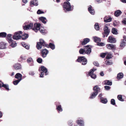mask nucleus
I'll return each instance as SVG.
<instances>
[{"instance_id": "64", "label": "nucleus", "mask_w": 126, "mask_h": 126, "mask_svg": "<svg viewBox=\"0 0 126 126\" xmlns=\"http://www.w3.org/2000/svg\"><path fill=\"white\" fill-rule=\"evenodd\" d=\"M2 115V112L0 111V118H1Z\"/></svg>"}, {"instance_id": "53", "label": "nucleus", "mask_w": 126, "mask_h": 126, "mask_svg": "<svg viewBox=\"0 0 126 126\" xmlns=\"http://www.w3.org/2000/svg\"><path fill=\"white\" fill-rule=\"evenodd\" d=\"M105 45V44L103 43H100L97 44L98 45L101 46H104Z\"/></svg>"}, {"instance_id": "3", "label": "nucleus", "mask_w": 126, "mask_h": 126, "mask_svg": "<svg viewBox=\"0 0 126 126\" xmlns=\"http://www.w3.org/2000/svg\"><path fill=\"white\" fill-rule=\"evenodd\" d=\"M94 92L92 93L89 97L90 99H92L94 98L97 95L98 93L100 91V89L98 86L96 85L93 88Z\"/></svg>"}, {"instance_id": "4", "label": "nucleus", "mask_w": 126, "mask_h": 126, "mask_svg": "<svg viewBox=\"0 0 126 126\" xmlns=\"http://www.w3.org/2000/svg\"><path fill=\"white\" fill-rule=\"evenodd\" d=\"M39 70L40 72V77L41 78L43 77L44 73L45 75H47L48 74V73L47 69L43 66H41Z\"/></svg>"}, {"instance_id": "11", "label": "nucleus", "mask_w": 126, "mask_h": 126, "mask_svg": "<svg viewBox=\"0 0 126 126\" xmlns=\"http://www.w3.org/2000/svg\"><path fill=\"white\" fill-rule=\"evenodd\" d=\"M33 26V24L31 23L27 25L23 26V29L24 30H27L31 29L32 28Z\"/></svg>"}, {"instance_id": "22", "label": "nucleus", "mask_w": 126, "mask_h": 126, "mask_svg": "<svg viewBox=\"0 0 126 126\" xmlns=\"http://www.w3.org/2000/svg\"><path fill=\"white\" fill-rule=\"evenodd\" d=\"M21 45L22 46L24 47L27 49H29L30 48V46L26 43L24 42H22L21 43Z\"/></svg>"}, {"instance_id": "59", "label": "nucleus", "mask_w": 126, "mask_h": 126, "mask_svg": "<svg viewBox=\"0 0 126 126\" xmlns=\"http://www.w3.org/2000/svg\"><path fill=\"white\" fill-rule=\"evenodd\" d=\"M102 94H99L98 95V97L100 98V99H101V98H103L102 97Z\"/></svg>"}, {"instance_id": "19", "label": "nucleus", "mask_w": 126, "mask_h": 126, "mask_svg": "<svg viewBox=\"0 0 126 126\" xmlns=\"http://www.w3.org/2000/svg\"><path fill=\"white\" fill-rule=\"evenodd\" d=\"M38 1L37 0H32L30 2L31 5H33L37 6L38 5Z\"/></svg>"}, {"instance_id": "52", "label": "nucleus", "mask_w": 126, "mask_h": 126, "mask_svg": "<svg viewBox=\"0 0 126 126\" xmlns=\"http://www.w3.org/2000/svg\"><path fill=\"white\" fill-rule=\"evenodd\" d=\"M121 41H123L124 42H126V36H124L123 37V39H122Z\"/></svg>"}, {"instance_id": "24", "label": "nucleus", "mask_w": 126, "mask_h": 126, "mask_svg": "<svg viewBox=\"0 0 126 126\" xmlns=\"http://www.w3.org/2000/svg\"><path fill=\"white\" fill-rule=\"evenodd\" d=\"M39 19L44 24H46L47 21H46L47 20L46 18L44 17H39Z\"/></svg>"}, {"instance_id": "48", "label": "nucleus", "mask_w": 126, "mask_h": 126, "mask_svg": "<svg viewBox=\"0 0 126 126\" xmlns=\"http://www.w3.org/2000/svg\"><path fill=\"white\" fill-rule=\"evenodd\" d=\"M37 14H43L44 13V12L42 11H41L40 10H39L37 11Z\"/></svg>"}, {"instance_id": "8", "label": "nucleus", "mask_w": 126, "mask_h": 126, "mask_svg": "<svg viewBox=\"0 0 126 126\" xmlns=\"http://www.w3.org/2000/svg\"><path fill=\"white\" fill-rule=\"evenodd\" d=\"M96 70V69L94 68L91 69L89 73V75L91 76L92 78L94 79H95L96 78V75L95 74H93L94 72Z\"/></svg>"}, {"instance_id": "20", "label": "nucleus", "mask_w": 126, "mask_h": 126, "mask_svg": "<svg viewBox=\"0 0 126 126\" xmlns=\"http://www.w3.org/2000/svg\"><path fill=\"white\" fill-rule=\"evenodd\" d=\"M83 60H84L85 61H86V59L84 57H78L77 60V61L79 62H81V61Z\"/></svg>"}, {"instance_id": "34", "label": "nucleus", "mask_w": 126, "mask_h": 126, "mask_svg": "<svg viewBox=\"0 0 126 126\" xmlns=\"http://www.w3.org/2000/svg\"><path fill=\"white\" fill-rule=\"evenodd\" d=\"M11 44V46L13 47H16L17 45V44L13 40V41L11 43H9Z\"/></svg>"}, {"instance_id": "7", "label": "nucleus", "mask_w": 126, "mask_h": 126, "mask_svg": "<svg viewBox=\"0 0 126 126\" xmlns=\"http://www.w3.org/2000/svg\"><path fill=\"white\" fill-rule=\"evenodd\" d=\"M76 123L80 126H84V122L82 118H78L76 121Z\"/></svg>"}, {"instance_id": "23", "label": "nucleus", "mask_w": 126, "mask_h": 126, "mask_svg": "<svg viewBox=\"0 0 126 126\" xmlns=\"http://www.w3.org/2000/svg\"><path fill=\"white\" fill-rule=\"evenodd\" d=\"M122 13V12L119 10H118L115 12L114 15L116 17L119 16Z\"/></svg>"}, {"instance_id": "21", "label": "nucleus", "mask_w": 126, "mask_h": 126, "mask_svg": "<svg viewBox=\"0 0 126 126\" xmlns=\"http://www.w3.org/2000/svg\"><path fill=\"white\" fill-rule=\"evenodd\" d=\"M22 75L19 73H17L15 76V78L18 79V80H20L21 79V80L22 79Z\"/></svg>"}, {"instance_id": "5", "label": "nucleus", "mask_w": 126, "mask_h": 126, "mask_svg": "<svg viewBox=\"0 0 126 126\" xmlns=\"http://www.w3.org/2000/svg\"><path fill=\"white\" fill-rule=\"evenodd\" d=\"M22 34V32L20 31L15 32L13 37V39L16 40L20 39L21 37L20 34Z\"/></svg>"}, {"instance_id": "30", "label": "nucleus", "mask_w": 126, "mask_h": 126, "mask_svg": "<svg viewBox=\"0 0 126 126\" xmlns=\"http://www.w3.org/2000/svg\"><path fill=\"white\" fill-rule=\"evenodd\" d=\"M104 83L105 85H112V83L111 81L109 80H106L104 81Z\"/></svg>"}, {"instance_id": "55", "label": "nucleus", "mask_w": 126, "mask_h": 126, "mask_svg": "<svg viewBox=\"0 0 126 126\" xmlns=\"http://www.w3.org/2000/svg\"><path fill=\"white\" fill-rule=\"evenodd\" d=\"M40 32L42 33H45L46 32V31L44 30L40 29Z\"/></svg>"}, {"instance_id": "10", "label": "nucleus", "mask_w": 126, "mask_h": 126, "mask_svg": "<svg viewBox=\"0 0 126 126\" xmlns=\"http://www.w3.org/2000/svg\"><path fill=\"white\" fill-rule=\"evenodd\" d=\"M48 52V51L46 49H42L41 51L42 57L43 58L46 57Z\"/></svg>"}, {"instance_id": "16", "label": "nucleus", "mask_w": 126, "mask_h": 126, "mask_svg": "<svg viewBox=\"0 0 126 126\" xmlns=\"http://www.w3.org/2000/svg\"><path fill=\"white\" fill-rule=\"evenodd\" d=\"M104 30L105 32L104 34L106 35V36L107 37L110 32V30L108 29V28L106 26H104Z\"/></svg>"}, {"instance_id": "12", "label": "nucleus", "mask_w": 126, "mask_h": 126, "mask_svg": "<svg viewBox=\"0 0 126 126\" xmlns=\"http://www.w3.org/2000/svg\"><path fill=\"white\" fill-rule=\"evenodd\" d=\"M107 41L108 42L112 43H115L116 42L115 39L111 36L109 37Z\"/></svg>"}, {"instance_id": "14", "label": "nucleus", "mask_w": 126, "mask_h": 126, "mask_svg": "<svg viewBox=\"0 0 126 126\" xmlns=\"http://www.w3.org/2000/svg\"><path fill=\"white\" fill-rule=\"evenodd\" d=\"M106 47L109 49L113 50L115 48V46L112 44H108L106 45Z\"/></svg>"}, {"instance_id": "9", "label": "nucleus", "mask_w": 126, "mask_h": 126, "mask_svg": "<svg viewBox=\"0 0 126 126\" xmlns=\"http://www.w3.org/2000/svg\"><path fill=\"white\" fill-rule=\"evenodd\" d=\"M41 26L40 23H36L34 25V27L33 28V30L35 32H37L40 29V27Z\"/></svg>"}, {"instance_id": "1", "label": "nucleus", "mask_w": 126, "mask_h": 126, "mask_svg": "<svg viewBox=\"0 0 126 126\" xmlns=\"http://www.w3.org/2000/svg\"><path fill=\"white\" fill-rule=\"evenodd\" d=\"M84 49H80L79 50V53L80 54H89L91 52V49L90 45H87L84 46Z\"/></svg>"}, {"instance_id": "45", "label": "nucleus", "mask_w": 126, "mask_h": 126, "mask_svg": "<svg viewBox=\"0 0 126 126\" xmlns=\"http://www.w3.org/2000/svg\"><path fill=\"white\" fill-rule=\"evenodd\" d=\"M111 103L113 105H115V100L114 99H112L111 100Z\"/></svg>"}, {"instance_id": "49", "label": "nucleus", "mask_w": 126, "mask_h": 126, "mask_svg": "<svg viewBox=\"0 0 126 126\" xmlns=\"http://www.w3.org/2000/svg\"><path fill=\"white\" fill-rule=\"evenodd\" d=\"M93 64L94 65L97 66H98L99 65V63L97 62L96 61L94 62Z\"/></svg>"}, {"instance_id": "36", "label": "nucleus", "mask_w": 126, "mask_h": 126, "mask_svg": "<svg viewBox=\"0 0 126 126\" xmlns=\"http://www.w3.org/2000/svg\"><path fill=\"white\" fill-rule=\"evenodd\" d=\"M28 37V35L26 34H23L21 37L23 40H25Z\"/></svg>"}, {"instance_id": "35", "label": "nucleus", "mask_w": 126, "mask_h": 126, "mask_svg": "<svg viewBox=\"0 0 126 126\" xmlns=\"http://www.w3.org/2000/svg\"><path fill=\"white\" fill-rule=\"evenodd\" d=\"M111 32L114 34L116 35L118 34L117 30L114 28L112 29Z\"/></svg>"}, {"instance_id": "39", "label": "nucleus", "mask_w": 126, "mask_h": 126, "mask_svg": "<svg viewBox=\"0 0 126 126\" xmlns=\"http://www.w3.org/2000/svg\"><path fill=\"white\" fill-rule=\"evenodd\" d=\"M2 87H4L6 90H7L8 91L9 90V86L8 84H4L3 83L2 85Z\"/></svg>"}, {"instance_id": "6", "label": "nucleus", "mask_w": 126, "mask_h": 126, "mask_svg": "<svg viewBox=\"0 0 126 126\" xmlns=\"http://www.w3.org/2000/svg\"><path fill=\"white\" fill-rule=\"evenodd\" d=\"M42 45L44 46H46V45L43 39H41L40 40V42L37 43L36 47L37 49H41Z\"/></svg>"}, {"instance_id": "40", "label": "nucleus", "mask_w": 126, "mask_h": 126, "mask_svg": "<svg viewBox=\"0 0 126 126\" xmlns=\"http://www.w3.org/2000/svg\"><path fill=\"white\" fill-rule=\"evenodd\" d=\"M95 29L96 30H98L99 28V26L98 24V23H96L94 25Z\"/></svg>"}, {"instance_id": "27", "label": "nucleus", "mask_w": 126, "mask_h": 126, "mask_svg": "<svg viewBox=\"0 0 126 126\" xmlns=\"http://www.w3.org/2000/svg\"><path fill=\"white\" fill-rule=\"evenodd\" d=\"M56 109L58 112H62L63 111V109L61 105L56 106Z\"/></svg>"}, {"instance_id": "28", "label": "nucleus", "mask_w": 126, "mask_h": 126, "mask_svg": "<svg viewBox=\"0 0 126 126\" xmlns=\"http://www.w3.org/2000/svg\"><path fill=\"white\" fill-rule=\"evenodd\" d=\"M6 44L3 42L0 43V49H4L6 48Z\"/></svg>"}, {"instance_id": "56", "label": "nucleus", "mask_w": 126, "mask_h": 126, "mask_svg": "<svg viewBox=\"0 0 126 126\" xmlns=\"http://www.w3.org/2000/svg\"><path fill=\"white\" fill-rule=\"evenodd\" d=\"M105 88L107 90H108L110 88V87L109 86H105Z\"/></svg>"}, {"instance_id": "33", "label": "nucleus", "mask_w": 126, "mask_h": 126, "mask_svg": "<svg viewBox=\"0 0 126 126\" xmlns=\"http://www.w3.org/2000/svg\"><path fill=\"white\" fill-rule=\"evenodd\" d=\"M7 36V34L5 32L0 33V37H5Z\"/></svg>"}, {"instance_id": "44", "label": "nucleus", "mask_w": 126, "mask_h": 126, "mask_svg": "<svg viewBox=\"0 0 126 126\" xmlns=\"http://www.w3.org/2000/svg\"><path fill=\"white\" fill-rule=\"evenodd\" d=\"M107 53L108 52H107L105 53H102L101 54V57L102 58H104Z\"/></svg>"}, {"instance_id": "43", "label": "nucleus", "mask_w": 126, "mask_h": 126, "mask_svg": "<svg viewBox=\"0 0 126 126\" xmlns=\"http://www.w3.org/2000/svg\"><path fill=\"white\" fill-rule=\"evenodd\" d=\"M119 24V22L117 21H114L113 23V25L114 26H116L118 25Z\"/></svg>"}, {"instance_id": "63", "label": "nucleus", "mask_w": 126, "mask_h": 126, "mask_svg": "<svg viewBox=\"0 0 126 126\" xmlns=\"http://www.w3.org/2000/svg\"><path fill=\"white\" fill-rule=\"evenodd\" d=\"M2 84H3L2 82L1 81H0V88H1L2 86Z\"/></svg>"}, {"instance_id": "46", "label": "nucleus", "mask_w": 126, "mask_h": 126, "mask_svg": "<svg viewBox=\"0 0 126 126\" xmlns=\"http://www.w3.org/2000/svg\"><path fill=\"white\" fill-rule=\"evenodd\" d=\"M81 63H82V64L83 65H85L87 63V59H86V61H84V60H83L81 61Z\"/></svg>"}, {"instance_id": "60", "label": "nucleus", "mask_w": 126, "mask_h": 126, "mask_svg": "<svg viewBox=\"0 0 126 126\" xmlns=\"http://www.w3.org/2000/svg\"><path fill=\"white\" fill-rule=\"evenodd\" d=\"M23 2L25 3H26L28 2V0H22Z\"/></svg>"}, {"instance_id": "47", "label": "nucleus", "mask_w": 126, "mask_h": 126, "mask_svg": "<svg viewBox=\"0 0 126 126\" xmlns=\"http://www.w3.org/2000/svg\"><path fill=\"white\" fill-rule=\"evenodd\" d=\"M37 62L39 63H41L42 62V59L41 58H39L37 59Z\"/></svg>"}, {"instance_id": "54", "label": "nucleus", "mask_w": 126, "mask_h": 126, "mask_svg": "<svg viewBox=\"0 0 126 126\" xmlns=\"http://www.w3.org/2000/svg\"><path fill=\"white\" fill-rule=\"evenodd\" d=\"M32 59L30 57L28 58V59L27 61V62L28 63H30L32 61Z\"/></svg>"}, {"instance_id": "2", "label": "nucleus", "mask_w": 126, "mask_h": 126, "mask_svg": "<svg viewBox=\"0 0 126 126\" xmlns=\"http://www.w3.org/2000/svg\"><path fill=\"white\" fill-rule=\"evenodd\" d=\"M63 9L65 12L70 11L73 9V6H71L70 2L68 1L64 2L63 4Z\"/></svg>"}, {"instance_id": "13", "label": "nucleus", "mask_w": 126, "mask_h": 126, "mask_svg": "<svg viewBox=\"0 0 126 126\" xmlns=\"http://www.w3.org/2000/svg\"><path fill=\"white\" fill-rule=\"evenodd\" d=\"M14 68L16 70H19L21 69L22 66L19 63H17L15 64L14 66Z\"/></svg>"}, {"instance_id": "25", "label": "nucleus", "mask_w": 126, "mask_h": 126, "mask_svg": "<svg viewBox=\"0 0 126 126\" xmlns=\"http://www.w3.org/2000/svg\"><path fill=\"white\" fill-rule=\"evenodd\" d=\"M93 38L94 41L96 43H99L101 41L100 39L96 37H93Z\"/></svg>"}, {"instance_id": "38", "label": "nucleus", "mask_w": 126, "mask_h": 126, "mask_svg": "<svg viewBox=\"0 0 126 126\" xmlns=\"http://www.w3.org/2000/svg\"><path fill=\"white\" fill-rule=\"evenodd\" d=\"M107 54V55L106 57V58L107 59H109L112 58V55L110 53L108 52V53Z\"/></svg>"}, {"instance_id": "62", "label": "nucleus", "mask_w": 126, "mask_h": 126, "mask_svg": "<svg viewBox=\"0 0 126 126\" xmlns=\"http://www.w3.org/2000/svg\"><path fill=\"white\" fill-rule=\"evenodd\" d=\"M121 1L124 3H126V0H121Z\"/></svg>"}, {"instance_id": "50", "label": "nucleus", "mask_w": 126, "mask_h": 126, "mask_svg": "<svg viewBox=\"0 0 126 126\" xmlns=\"http://www.w3.org/2000/svg\"><path fill=\"white\" fill-rule=\"evenodd\" d=\"M106 63L107 64H108L109 65H111L112 64V62H111V61H106Z\"/></svg>"}, {"instance_id": "57", "label": "nucleus", "mask_w": 126, "mask_h": 126, "mask_svg": "<svg viewBox=\"0 0 126 126\" xmlns=\"http://www.w3.org/2000/svg\"><path fill=\"white\" fill-rule=\"evenodd\" d=\"M123 23L125 24L126 25V18H124L122 21Z\"/></svg>"}, {"instance_id": "32", "label": "nucleus", "mask_w": 126, "mask_h": 126, "mask_svg": "<svg viewBox=\"0 0 126 126\" xmlns=\"http://www.w3.org/2000/svg\"><path fill=\"white\" fill-rule=\"evenodd\" d=\"M123 76V74L122 73H118L117 75V78L118 79L122 78Z\"/></svg>"}, {"instance_id": "41", "label": "nucleus", "mask_w": 126, "mask_h": 126, "mask_svg": "<svg viewBox=\"0 0 126 126\" xmlns=\"http://www.w3.org/2000/svg\"><path fill=\"white\" fill-rule=\"evenodd\" d=\"M117 98L120 101H123L124 99L122 98V95H118L117 96Z\"/></svg>"}, {"instance_id": "42", "label": "nucleus", "mask_w": 126, "mask_h": 126, "mask_svg": "<svg viewBox=\"0 0 126 126\" xmlns=\"http://www.w3.org/2000/svg\"><path fill=\"white\" fill-rule=\"evenodd\" d=\"M21 80V79L20 80H15L13 81V83L14 85H16Z\"/></svg>"}, {"instance_id": "58", "label": "nucleus", "mask_w": 126, "mask_h": 126, "mask_svg": "<svg viewBox=\"0 0 126 126\" xmlns=\"http://www.w3.org/2000/svg\"><path fill=\"white\" fill-rule=\"evenodd\" d=\"M29 74L32 76H33L34 74V73L33 72L31 71L29 72Z\"/></svg>"}, {"instance_id": "31", "label": "nucleus", "mask_w": 126, "mask_h": 126, "mask_svg": "<svg viewBox=\"0 0 126 126\" xmlns=\"http://www.w3.org/2000/svg\"><path fill=\"white\" fill-rule=\"evenodd\" d=\"M126 45V42H124L123 41H121L120 43V46L122 48H123Z\"/></svg>"}, {"instance_id": "37", "label": "nucleus", "mask_w": 126, "mask_h": 126, "mask_svg": "<svg viewBox=\"0 0 126 126\" xmlns=\"http://www.w3.org/2000/svg\"><path fill=\"white\" fill-rule=\"evenodd\" d=\"M50 48L52 50H54L55 48V45L53 44L50 43L49 44Z\"/></svg>"}, {"instance_id": "51", "label": "nucleus", "mask_w": 126, "mask_h": 126, "mask_svg": "<svg viewBox=\"0 0 126 126\" xmlns=\"http://www.w3.org/2000/svg\"><path fill=\"white\" fill-rule=\"evenodd\" d=\"M20 58L22 60H24L26 59V56L24 55H21L20 57Z\"/></svg>"}, {"instance_id": "26", "label": "nucleus", "mask_w": 126, "mask_h": 126, "mask_svg": "<svg viewBox=\"0 0 126 126\" xmlns=\"http://www.w3.org/2000/svg\"><path fill=\"white\" fill-rule=\"evenodd\" d=\"M7 38L9 43H11L13 41V40L12 39V35L11 34H8L7 35Z\"/></svg>"}, {"instance_id": "17", "label": "nucleus", "mask_w": 126, "mask_h": 126, "mask_svg": "<svg viewBox=\"0 0 126 126\" xmlns=\"http://www.w3.org/2000/svg\"><path fill=\"white\" fill-rule=\"evenodd\" d=\"M90 41V39L88 38H84L83 39V41L81 42L82 45H86Z\"/></svg>"}, {"instance_id": "15", "label": "nucleus", "mask_w": 126, "mask_h": 126, "mask_svg": "<svg viewBox=\"0 0 126 126\" xmlns=\"http://www.w3.org/2000/svg\"><path fill=\"white\" fill-rule=\"evenodd\" d=\"M104 21L105 22H110L111 21L112 18L110 16H106L104 18Z\"/></svg>"}, {"instance_id": "18", "label": "nucleus", "mask_w": 126, "mask_h": 126, "mask_svg": "<svg viewBox=\"0 0 126 126\" xmlns=\"http://www.w3.org/2000/svg\"><path fill=\"white\" fill-rule=\"evenodd\" d=\"M88 10V11L92 15H94L95 13L91 5H90L89 6Z\"/></svg>"}, {"instance_id": "61", "label": "nucleus", "mask_w": 126, "mask_h": 126, "mask_svg": "<svg viewBox=\"0 0 126 126\" xmlns=\"http://www.w3.org/2000/svg\"><path fill=\"white\" fill-rule=\"evenodd\" d=\"M100 75L102 76L104 75V74L103 72H101L100 73Z\"/></svg>"}, {"instance_id": "29", "label": "nucleus", "mask_w": 126, "mask_h": 126, "mask_svg": "<svg viewBox=\"0 0 126 126\" xmlns=\"http://www.w3.org/2000/svg\"><path fill=\"white\" fill-rule=\"evenodd\" d=\"M100 101L102 103L105 104H106L107 103L108 100L107 98H101Z\"/></svg>"}]
</instances>
